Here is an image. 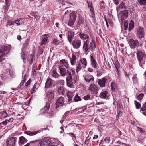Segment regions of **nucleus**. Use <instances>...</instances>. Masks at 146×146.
Listing matches in <instances>:
<instances>
[{"instance_id":"nucleus-60","label":"nucleus","mask_w":146,"mask_h":146,"mask_svg":"<svg viewBox=\"0 0 146 146\" xmlns=\"http://www.w3.org/2000/svg\"><path fill=\"white\" fill-rule=\"evenodd\" d=\"M19 19L20 21V25H21L23 24L24 23V20L23 19V18H19Z\"/></svg>"},{"instance_id":"nucleus-57","label":"nucleus","mask_w":146,"mask_h":146,"mask_svg":"<svg viewBox=\"0 0 146 146\" xmlns=\"http://www.w3.org/2000/svg\"><path fill=\"white\" fill-rule=\"evenodd\" d=\"M60 142L58 141H57V142H54L52 143L51 145L50 146H57V145Z\"/></svg>"},{"instance_id":"nucleus-45","label":"nucleus","mask_w":146,"mask_h":146,"mask_svg":"<svg viewBox=\"0 0 146 146\" xmlns=\"http://www.w3.org/2000/svg\"><path fill=\"white\" fill-rule=\"evenodd\" d=\"M104 141L107 143L108 144L110 142V137H107L104 139Z\"/></svg>"},{"instance_id":"nucleus-58","label":"nucleus","mask_w":146,"mask_h":146,"mask_svg":"<svg viewBox=\"0 0 146 146\" xmlns=\"http://www.w3.org/2000/svg\"><path fill=\"white\" fill-rule=\"evenodd\" d=\"M132 79L134 83H136L137 82V77L135 76H134L133 77Z\"/></svg>"},{"instance_id":"nucleus-41","label":"nucleus","mask_w":146,"mask_h":146,"mask_svg":"<svg viewBox=\"0 0 146 146\" xmlns=\"http://www.w3.org/2000/svg\"><path fill=\"white\" fill-rule=\"evenodd\" d=\"M74 100L75 102H77L79 101H81V99L80 97L79 96H78V95H76L75 96L74 98Z\"/></svg>"},{"instance_id":"nucleus-19","label":"nucleus","mask_w":146,"mask_h":146,"mask_svg":"<svg viewBox=\"0 0 146 146\" xmlns=\"http://www.w3.org/2000/svg\"><path fill=\"white\" fill-rule=\"evenodd\" d=\"M54 90H49L46 93V97L49 100L53 99L54 98Z\"/></svg>"},{"instance_id":"nucleus-32","label":"nucleus","mask_w":146,"mask_h":146,"mask_svg":"<svg viewBox=\"0 0 146 146\" xmlns=\"http://www.w3.org/2000/svg\"><path fill=\"white\" fill-rule=\"evenodd\" d=\"M57 91L58 93L60 94H64L65 92V90L64 88L62 86H60L58 87Z\"/></svg>"},{"instance_id":"nucleus-8","label":"nucleus","mask_w":146,"mask_h":146,"mask_svg":"<svg viewBox=\"0 0 146 146\" xmlns=\"http://www.w3.org/2000/svg\"><path fill=\"white\" fill-rule=\"evenodd\" d=\"M59 66H60L62 68H64V67H65L67 69V70H70L71 69H72L69 67V64L64 59H62L60 61V64L58 65V67ZM73 69L75 70L74 68Z\"/></svg>"},{"instance_id":"nucleus-33","label":"nucleus","mask_w":146,"mask_h":146,"mask_svg":"<svg viewBox=\"0 0 146 146\" xmlns=\"http://www.w3.org/2000/svg\"><path fill=\"white\" fill-rule=\"evenodd\" d=\"M76 58V56L72 54V58L70 59V62L71 65L73 66L75 65Z\"/></svg>"},{"instance_id":"nucleus-17","label":"nucleus","mask_w":146,"mask_h":146,"mask_svg":"<svg viewBox=\"0 0 146 146\" xmlns=\"http://www.w3.org/2000/svg\"><path fill=\"white\" fill-rule=\"evenodd\" d=\"M107 79L106 77H103L101 79H98L97 80V82L101 87H104Z\"/></svg>"},{"instance_id":"nucleus-14","label":"nucleus","mask_w":146,"mask_h":146,"mask_svg":"<svg viewBox=\"0 0 146 146\" xmlns=\"http://www.w3.org/2000/svg\"><path fill=\"white\" fill-rule=\"evenodd\" d=\"M71 43L74 48L76 49L79 48L81 45V41L80 40L75 39Z\"/></svg>"},{"instance_id":"nucleus-11","label":"nucleus","mask_w":146,"mask_h":146,"mask_svg":"<svg viewBox=\"0 0 146 146\" xmlns=\"http://www.w3.org/2000/svg\"><path fill=\"white\" fill-rule=\"evenodd\" d=\"M143 28L142 27L138 28L137 30L136 35L139 38L141 39L144 36Z\"/></svg>"},{"instance_id":"nucleus-59","label":"nucleus","mask_w":146,"mask_h":146,"mask_svg":"<svg viewBox=\"0 0 146 146\" xmlns=\"http://www.w3.org/2000/svg\"><path fill=\"white\" fill-rule=\"evenodd\" d=\"M36 66H34V67H33V75H35V74L36 73Z\"/></svg>"},{"instance_id":"nucleus-54","label":"nucleus","mask_w":146,"mask_h":146,"mask_svg":"<svg viewBox=\"0 0 146 146\" xmlns=\"http://www.w3.org/2000/svg\"><path fill=\"white\" fill-rule=\"evenodd\" d=\"M88 7L89 8H90V10L91 11V14L94 15V8L92 6L90 7V5L89 4H88Z\"/></svg>"},{"instance_id":"nucleus-20","label":"nucleus","mask_w":146,"mask_h":146,"mask_svg":"<svg viewBox=\"0 0 146 146\" xmlns=\"http://www.w3.org/2000/svg\"><path fill=\"white\" fill-rule=\"evenodd\" d=\"M64 102V100L63 97H60L57 100L56 103V108L62 106Z\"/></svg>"},{"instance_id":"nucleus-21","label":"nucleus","mask_w":146,"mask_h":146,"mask_svg":"<svg viewBox=\"0 0 146 146\" xmlns=\"http://www.w3.org/2000/svg\"><path fill=\"white\" fill-rule=\"evenodd\" d=\"M84 79L86 82L92 83L94 81V78L92 75L86 74L84 76Z\"/></svg>"},{"instance_id":"nucleus-50","label":"nucleus","mask_w":146,"mask_h":146,"mask_svg":"<svg viewBox=\"0 0 146 146\" xmlns=\"http://www.w3.org/2000/svg\"><path fill=\"white\" fill-rule=\"evenodd\" d=\"M11 0H5L6 7H9L10 6V2Z\"/></svg>"},{"instance_id":"nucleus-7","label":"nucleus","mask_w":146,"mask_h":146,"mask_svg":"<svg viewBox=\"0 0 146 146\" xmlns=\"http://www.w3.org/2000/svg\"><path fill=\"white\" fill-rule=\"evenodd\" d=\"M17 138L16 137H10L6 141L7 146H14Z\"/></svg>"},{"instance_id":"nucleus-64","label":"nucleus","mask_w":146,"mask_h":146,"mask_svg":"<svg viewBox=\"0 0 146 146\" xmlns=\"http://www.w3.org/2000/svg\"><path fill=\"white\" fill-rule=\"evenodd\" d=\"M120 0H113V1L115 5H117L119 3V2Z\"/></svg>"},{"instance_id":"nucleus-36","label":"nucleus","mask_w":146,"mask_h":146,"mask_svg":"<svg viewBox=\"0 0 146 146\" xmlns=\"http://www.w3.org/2000/svg\"><path fill=\"white\" fill-rule=\"evenodd\" d=\"M134 24V21L132 20H131L130 21V22L129 24V30H130V29H132L133 28Z\"/></svg>"},{"instance_id":"nucleus-22","label":"nucleus","mask_w":146,"mask_h":146,"mask_svg":"<svg viewBox=\"0 0 146 146\" xmlns=\"http://www.w3.org/2000/svg\"><path fill=\"white\" fill-rule=\"evenodd\" d=\"M74 32L69 31L67 35L68 39L70 43H71L72 40L74 36Z\"/></svg>"},{"instance_id":"nucleus-40","label":"nucleus","mask_w":146,"mask_h":146,"mask_svg":"<svg viewBox=\"0 0 146 146\" xmlns=\"http://www.w3.org/2000/svg\"><path fill=\"white\" fill-rule=\"evenodd\" d=\"M137 131L141 133H143L145 132V131L144 129L142 128H140L138 127H137Z\"/></svg>"},{"instance_id":"nucleus-27","label":"nucleus","mask_w":146,"mask_h":146,"mask_svg":"<svg viewBox=\"0 0 146 146\" xmlns=\"http://www.w3.org/2000/svg\"><path fill=\"white\" fill-rule=\"evenodd\" d=\"M27 141V140L23 136H21L19 138V145H21L22 144L26 143Z\"/></svg>"},{"instance_id":"nucleus-35","label":"nucleus","mask_w":146,"mask_h":146,"mask_svg":"<svg viewBox=\"0 0 146 146\" xmlns=\"http://www.w3.org/2000/svg\"><path fill=\"white\" fill-rule=\"evenodd\" d=\"M125 7L124 3L122 2L117 7V10L118 12V11H120L121 9Z\"/></svg>"},{"instance_id":"nucleus-56","label":"nucleus","mask_w":146,"mask_h":146,"mask_svg":"<svg viewBox=\"0 0 146 146\" xmlns=\"http://www.w3.org/2000/svg\"><path fill=\"white\" fill-rule=\"evenodd\" d=\"M46 113L48 114L47 115L49 117H51L52 116H53L54 114V112L52 111L48 112V111L47 112H46Z\"/></svg>"},{"instance_id":"nucleus-61","label":"nucleus","mask_w":146,"mask_h":146,"mask_svg":"<svg viewBox=\"0 0 146 146\" xmlns=\"http://www.w3.org/2000/svg\"><path fill=\"white\" fill-rule=\"evenodd\" d=\"M14 24V23L13 22L11 21H9L8 22L7 24L6 25V26H8V25L11 26Z\"/></svg>"},{"instance_id":"nucleus-47","label":"nucleus","mask_w":146,"mask_h":146,"mask_svg":"<svg viewBox=\"0 0 146 146\" xmlns=\"http://www.w3.org/2000/svg\"><path fill=\"white\" fill-rule=\"evenodd\" d=\"M57 82L58 84L60 85H63L64 84V80H59L57 81Z\"/></svg>"},{"instance_id":"nucleus-44","label":"nucleus","mask_w":146,"mask_h":146,"mask_svg":"<svg viewBox=\"0 0 146 146\" xmlns=\"http://www.w3.org/2000/svg\"><path fill=\"white\" fill-rule=\"evenodd\" d=\"M144 94L143 93L139 94L137 97V99L139 101H141L143 98Z\"/></svg>"},{"instance_id":"nucleus-18","label":"nucleus","mask_w":146,"mask_h":146,"mask_svg":"<svg viewBox=\"0 0 146 146\" xmlns=\"http://www.w3.org/2000/svg\"><path fill=\"white\" fill-rule=\"evenodd\" d=\"M110 96L109 93L106 91H103L101 92L99 95V97L102 99H108Z\"/></svg>"},{"instance_id":"nucleus-10","label":"nucleus","mask_w":146,"mask_h":146,"mask_svg":"<svg viewBox=\"0 0 146 146\" xmlns=\"http://www.w3.org/2000/svg\"><path fill=\"white\" fill-rule=\"evenodd\" d=\"M89 90L92 94H96L98 91V88L94 84H92L90 86Z\"/></svg>"},{"instance_id":"nucleus-13","label":"nucleus","mask_w":146,"mask_h":146,"mask_svg":"<svg viewBox=\"0 0 146 146\" xmlns=\"http://www.w3.org/2000/svg\"><path fill=\"white\" fill-rule=\"evenodd\" d=\"M130 45L132 48H137L139 45L138 41L137 40H134L132 39L129 40Z\"/></svg>"},{"instance_id":"nucleus-53","label":"nucleus","mask_w":146,"mask_h":146,"mask_svg":"<svg viewBox=\"0 0 146 146\" xmlns=\"http://www.w3.org/2000/svg\"><path fill=\"white\" fill-rule=\"evenodd\" d=\"M103 71L102 70H98L97 71V75L98 76H100L102 73Z\"/></svg>"},{"instance_id":"nucleus-29","label":"nucleus","mask_w":146,"mask_h":146,"mask_svg":"<svg viewBox=\"0 0 146 146\" xmlns=\"http://www.w3.org/2000/svg\"><path fill=\"white\" fill-rule=\"evenodd\" d=\"M67 96L68 97L69 102H71L72 100V98L74 96L73 93L72 92L68 91L67 92Z\"/></svg>"},{"instance_id":"nucleus-51","label":"nucleus","mask_w":146,"mask_h":146,"mask_svg":"<svg viewBox=\"0 0 146 146\" xmlns=\"http://www.w3.org/2000/svg\"><path fill=\"white\" fill-rule=\"evenodd\" d=\"M84 99L86 100H88L90 98V96L89 94H87L85 96L83 97Z\"/></svg>"},{"instance_id":"nucleus-38","label":"nucleus","mask_w":146,"mask_h":146,"mask_svg":"<svg viewBox=\"0 0 146 146\" xmlns=\"http://www.w3.org/2000/svg\"><path fill=\"white\" fill-rule=\"evenodd\" d=\"M137 2L141 5H145L146 4V0H137Z\"/></svg>"},{"instance_id":"nucleus-12","label":"nucleus","mask_w":146,"mask_h":146,"mask_svg":"<svg viewBox=\"0 0 146 146\" xmlns=\"http://www.w3.org/2000/svg\"><path fill=\"white\" fill-rule=\"evenodd\" d=\"M89 58L91 66L94 69H97V64L95 59V56L93 55H91Z\"/></svg>"},{"instance_id":"nucleus-48","label":"nucleus","mask_w":146,"mask_h":146,"mask_svg":"<svg viewBox=\"0 0 146 146\" xmlns=\"http://www.w3.org/2000/svg\"><path fill=\"white\" fill-rule=\"evenodd\" d=\"M59 43V41L57 39H54L52 41V43L55 45H58Z\"/></svg>"},{"instance_id":"nucleus-4","label":"nucleus","mask_w":146,"mask_h":146,"mask_svg":"<svg viewBox=\"0 0 146 146\" xmlns=\"http://www.w3.org/2000/svg\"><path fill=\"white\" fill-rule=\"evenodd\" d=\"M11 46H9L0 45V54L1 56H5L9 52Z\"/></svg>"},{"instance_id":"nucleus-23","label":"nucleus","mask_w":146,"mask_h":146,"mask_svg":"<svg viewBox=\"0 0 146 146\" xmlns=\"http://www.w3.org/2000/svg\"><path fill=\"white\" fill-rule=\"evenodd\" d=\"M47 36V34H44L42 35L41 43V46L43 45H45L46 44L48 38Z\"/></svg>"},{"instance_id":"nucleus-39","label":"nucleus","mask_w":146,"mask_h":146,"mask_svg":"<svg viewBox=\"0 0 146 146\" xmlns=\"http://www.w3.org/2000/svg\"><path fill=\"white\" fill-rule=\"evenodd\" d=\"M111 90L112 91H114L116 88V85L115 83L113 82H112L111 85Z\"/></svg>"},{"instance_id":"nucleus-37","label":"nucleus","mask_w":146,"mask_h":146,"mask_svg":"<svg viewBox=\"0 0 146 146\" xmlns=\"http://www.w3.org/2000/svg\"><path fill=\"white\" fill-rule=\"evenodd\" d=\"M76 72L77 73H78V72L80 71L82 68L81 67V66L80 64V62H78L76 64Z\"/></svg>"},{"instance_id":"nucleus-26","label":"nucleus","mask_w":146,"mask_h":146,"mask_svg":"<svg viewBox=\"0 0 146 146\" xmlns=\"http://www.w3.org/2000/svg\"><path fill=\"white\" fill-rule=\"evenodd\" d=\"M50 104L49 103L47 102L46 103V106L44 108L41 110L42 113H45L47 112L50 108Z\"/></svg>"},{"instance_id":"nucleus-46","label":"nucleus","mask_w":146,"mask_h":146,"mask_svg":"<svg viewBox=\"0 0 146 146\" xmlns=\"http://www.w3.org/2000/svg\"><path fill=\"white\" fill-rule=\"evenodd\" d=\"M1 116L4 118H6L8 115L6 111H3L1 113Z\"/></svg>"},{"instance_id":"nucleus-25","label":"nucleus","mask_w":146,"mask_h":146,"mask_svg":"<svg viewBox=\"0 0 146 146\" xmlns=\"http://www.w3.org/2000/svg\"><path fill=\"white\" fill-rule=\"evenodd\" d=\"M121 19L122 20H124L128 17V12L127 10H124L121 12Z\"/></svg>"},{"instance_id":"nucleus-49","label":"nucleus","mask_w":146,"mask_h":146,"mask_svg":"<svg viewBox=\"0 0 146 146\" xmlns=\"http://www.w3.org/2000/svg\"><path fill=\"white\" fill-rule=\"evenodd\" d=\"M90 139V138H89L88 137H87L86 138L84 143L87 146H88V145L89 143Z\"/></svg>"},{"instance_id":"nucleus-28","label":"nucleus","mask_w":146,"mask_h":146,"mask_svg":"<svg viewBox=\"0 0 146 146\" xmlns=\"http://www.w3.org/2000/svg\"><path fill=\"white\" fill-rule=\"evenodd\" d=\"M52 76L56 79H58L60 77V75L57 72V70L56 69L53 70L51 72Z\"/></svg>"},{"instance_id":"nucleus-55","label":"nucleus","mask_w":146,"mask_h":146,"mask_svg":"<svg viewBox=\"0 0 146 146\" xmlns=\"http://www.w3.org/2000/svg\"><path fill=\"white\" fill-rule=\"evenodd\" d=\"M25 53L24 52H23V51L22 50V53H21V57L23 59V60H25Z\"/></svg>"},{"instance_id":"nucleus-42","label":"nucleus","mask_w":146,"mask_h":146,"mask_svg":"<svg viewBox=\"0 0 146 146\" xmlns=\"http://www.w3.org/2000/svg\"><path fill=\"white\" fill-rule=\"evenodd\" d=\"M115 71L117 73V74L118 76H119L120 74L119 70V64H117V65H115Z\"/></svg>"},{"instance_id":"nucleus-16","label":"nucleus","mask_w":146,"mask_h":146,"mask_svg":"<svg viewBox=\"0 0 146 146\" xmlns=\"http://www.w3.org/2000/svg\"><path fill=\"white\" fill-rule=\"evenodd\" d=\"M44 130V129H41L39 130L34 131H27L25 132V133L30 136H33L36 135L38 133H40L41 131H42L43 130Z\"/></svg>"},{"instance_id":"nucleus-62","label":"nucleus","mask_w":146,"mask_h":146,"mask_svg":"<svg viewBox=\"0 0 146 146\" xmlns=\"http://www.w3.org/2000/svg\"><path fill=\"white\" fill-rule=\"evenodd\" d=\"M66 116V114H64L63 115V117L62 119L61 120H60V123H61V124H62L63 123L64 121V120L65 118L64 117H65Z\"/></svg>"},{"instance_id":"nucleus-5","label":"nucleus","mask_w":146,"mask_h":146,"mask_svg":"<svg viewBox=\"0 0 146 146\" xmlns=\"http://www.w3.org/2000/svg\"><path fill=\"white\" fill-rule=\"evenodd\" d=\"M38 146H48L52 143L50 139L47 137L44 138L42 140H38Z\"/></svg>"},{"instance_id":"nucleus-34","label":"nucleus","mask_w":146,"mask_h":146,"mask_svg":"<svg viewBox=\"0 0 146 146\" xmlns=\"http://www.w3.org/2000/svg\"><path fill=\"white\" fill-rule=\"evenodd\" d=\"M39 84L36 82L34 85L33 88H32L31 92V93L34 92L38 88Z\"/></svg>"},{"instance_id":"nucleus-2","label":"nucleus","mask_w":146,"mask_h":146,"mask_svg":"<svg viewBox=\"0 0 146 146\" xmlns=\"http://www.w3.org/2000/svg\"><path fill=\"white\" fill-rule=\"evenodd\" d=\"M75 74V70L71 69L70 70H67V74L66 79L67 82V86L70 88L74 87V83H75L77 81V77Z\"/></svg>"},{"instance_id":"nucleus-63","label":"nucleus","mask_w":146,"mask_h":146,"mask_svg":"<svg viewBox=\"0 0 146 146\" xmlns=\"http://www.w3.org/2000/svg\"><path fill=\"white\" fill-rule=\"evenodd\" d=\"M31 81V80L29 79L26 83H25V86H27L29 84H30Z\"/></svg>"},{"instance_id":"nucleus-6","label":"nucleus","mask_w":146,"mask_h":146,"mask_svg":"<svg viewBox=\"0 0 146 146\" xmlns=\"http://www.w3.org/2000/svg\"><path fill=\"white\" fill-rule=\"evenodd\" d=\"M76 12L75 11H72L70 13V19L68 21V25L70 26H72L76 20Z\"/></svg>"},{"instance_id":"nucleus-1","label":"nucleus","mask_w":146,"mask_h":146,"mask_svg":"<svg viewBox=\"0 0 146 146\" xmlns=\"http://www.w3.org/2000/svg\"><path fill=\"white\" fill-rule=\"evenodd\" d=\"M80 38L83 40H86L83 42V49L84 54L87 55L90 49L92 51L94 50L96 48L94 37L90 36V37L86 34L80 33L78 34Z\"/></svg>"},{"instance_id":"nucleus-31","label":"nucleus","mask_w":146,"mask_h":146,"mask_svg":"<svg viewBox=\"0 0 146 146\" xmlns=\"http://www.w3.org/2000/svg\"><path fill=\"white\" fill-rule=\"evenodd\" d=\"M140 111L141 113L146 116V102L143 104L142 107Z\"/></svg>"},{"instance_id":"nucleus-24","label":"nucleus","mask_w":146,"mask_h":146,"mask_svg":"<svg viewBox=\"0 0 146 146\" xmlns=\"http://www.w3.org/2000/svg\"><path fill=\"white\" fill-rule=\"evenodd\" d=\"M59 70V73L60 75L62 77L64 76L65 75L66 76L67 74V70L63 68H62L60 66H59L58 67Z\"/></svg>"},{"instance_id":"nucleus-30","label":"nucleus","mask_w":146,"mask_h":146,"mask_svg":"<svg viewBox=\"0 0 146 146\" xmlns=\"http://www.w3.org/2000/svg\"><path fill=\"white\" fill-rule=\"evenodd\" d=\"M80 61L81 64L83 65V67L85 68L87 64V62L86 59L84 58H80Z\"/></svg>"},{"instance_id":"nucleus-9","label":"nucleus","mask_w":146,"mask_h":146,"mask_svg":"<svg viewBox=\"0 0 146 146\" xmlns=\"http://www.w3.org/2000/svg\"><path fill=\"white\" fill-rule=\"evenodd\" d=\"M54 81L51 78L49 77H48L46 80V81L45 83V88H51L54 85Z\"/></svg>"},{"instance_id":"nucleus-15","label":"nucleus","mask_w":146,"mask_h":146,"mask_svg":"<svg viewBox=\"0 0 146 146\" xmlns=\"http://www.w3.org/2000/svg\"><path fill=\"white\" fill-rule=\"evenodd\" d=\"M28 69H27V72H26L25 70H24L23 71L22 74H23V80L21 82L19 86V87L20 89H22V86L23 85V84L25 82V80L27 76L28 75Z\"/></svg>"},{"instance_id":"nucleus-3","label":"nucleus","mask_w":146,"mask_h":146,"mask_svg":"<svg viewBox=\"0 0 146 146\" xmlns=\"http://www.w3.org/2000/svg\"><path fill=\"white\" fill-rule=\"evenodd\" d=\"M137 59L139 65L141 66V64L146 58V54L144 51L138 50L136 52Z\"/></svg>"},{"instance_id":"nucleus-43","label":"nucleus","mask_w":146,"mask_h":146,"mask_svg":"<svg viewBox=\"0 0 146 146\" xmlns=\"http://www.w3.org/2000/svg\"><path fill=\"white\" fill-rule=\"evenodd\" d=\"M134 103L136 108L137 109H139L141 106V104H140L136 100L134 101Z\"/></svg>"},{"instance_id":"nucleus-52","label":"nucleus","mask_w":146,"mask_h":146,"mask_svg":"<svg viewBox=\"0 0 146 146\" xmlns=\"http://www.w3.org/2000/svg\"><path fill=\"white\" fill-rule=\"evenodd\" d=\"M8 123L7 122V120L6 119L4 121L1 122L0 123V125H6Z\"/></svg>"}]
</instances>
